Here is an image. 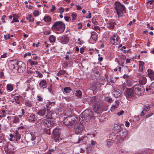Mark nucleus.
<instances>
[{"label": "nucleus", "mask_w": 154, "mask_h": 154, "mask_svg": "<svg viewBox=\"0 0 154 154\" xmlns=\"http://www.w3.org/2000/svg\"><path fill=\"white\" fill-rule=\"evenodd\" d=\"M133 90L135 94L137 95V96L141 94L144 91V88L139 85H134L133 88Z\"/></svg>", "instance_id": "nucleus-7"}, {"label": "nucleus", "mask_w": 154, "mask_h": 154, "mask_svg": "<svg viewBox=\"0 0 154 154\" xmlns=\"http://www.w3.org/2000/svg\"><path fill=\"white\" fill-rule=\"evenodd\" d=\"M18 16L16 15V14H13V19L12 21H11V23H13L14 22H16L17 21V20L18 19Z\"/></svg>", "instance_id": "nucleus-39"}, {"label": "nucleus", "mask_w": 154, "mask_h": 154, "mask_svg": "<svg viewBox=\"0 0 154 154\" xmlns=\"http://www.w3.org/2000/svg\"><path fill=\"white\" fill-rule=\"evenodd\" d=\"M119 37L118 35L115 34L110 38L111 43L114 45H117L119 43Z\"/></svg>", "instance_id": "nucleus-10"}, {"label": "nucleus", "mask_w": 154, "mask_h": 154, "mask_svg": "<svg viewBox=\"0 0 154 154\" xmlns=\"http://www.w3.org/2000/svg\"><path fill=\"white\" fill-rule=\"evenodd\" d=\"M19 121V119L18 118H15L13 120V122L17 123Z\"/></svg>", "instance_id": "nucleus-51"}, {"label": "nucleus", "mask_w": 154, "mask_h": 154, "mask_svg": "<svg viewBox=\"0 0 154 154\" xmlns=\"http://www.w3.org/2000/svg\"><path fill=\"white\" fill-rule=\"evenodd\" d=\"M78 119L74 115H72L66 118L63 120V124L66 126L70 128L72 126L78 125Z\"/></svg>", "instance_id": "nucleus-1"}, {"label": "nucleus", "mask_w": 154, "mask_h": 154, "mask_svg": "<svg viewBox=\"0 0 154 154\" xmlns=\"http://www.w3.org/2000/svg\"><path fill=\"white\" fill-rule=\"evenodd\" d=\"M15 100L16 102L18 104H20V102L19 100H18V97H16L15 98Z\"/></svg>", "instance_id": "nucleus-55"}, {"label": "nucleus", "mask_w": 154, "mask_h": 154, "mask_svg": "<svg viewBox=\"0 0 154 154\" xmlns=\"http://www.w3.org/2000/svg\"><path fill=\"white\" fill-rule=\"evenodd\" d=\"M35 72H36V73H38V75H36V76H38V77L40 78L42 77L43 75L41 73L37 71H35Z\"/></svg>", "instance_id": "nucleus-46"}, {"label": "nucleus", "mask_w": 154, "mask_h": 154, "mask_svg": "<svg viewBox=\"0 0 154 154\" xmlns=\"http://www.w3.org/2000/svg\"><path fill=\"white\" fill-rule=\"evenodd\" d=\"M92 22L94 25H97V22L95 18H93L92 19Z\"/></svg>", "instance_id": "nucleus-53"}, {"label": "nucleus", "mask_w": 154, "mask_h": 154, "mask_svg": "<svg viewBox=\"0 0 154 154\" xmlns=\"http://www.w3.org/2000/svg\"><path fill=\"white\" fill-rule=\"evenodd\" d=\"M112 93L115 97L118 98L120 96L121 91L119 89L113 88Z\"/></svg>", "instance_id": "nucleus-15"}, {"label": "nucleus", "mask_w": 154, "mask_h": 154, "mask_svg": "<svg viewBox=\"0 0 154 154\" xmlns=\"http://www.w3.org/2000/svg\"><path fill=\"white\" fill-rule=\"evenodd\" d=\"M92 147L91 146V145L89 144L87 145V149L88 151H91L92 149Z\"/></svg>", "instance_id": "nucleus-47"}, {"label": "nucleus", "mask_w": 154, "mask_h": 154, "mask_svg": "<svg viewBox=\"0 0 154 154\" xmlns=\"http://www.w3.org/2000/svg\"><path fill=\"white\" fill-rule=\"evenodd\" d=\"M59 130L58 128H56L54 129L52 134V137L56 142H57L59 140V138L60 137Z\"/></svg>", "instance_id": "nucleus-11"}, {"label": "nucleus", "mask_w": 154, "mask_h": 154, "mask_svg": "<svg viewBox=\"0 0 154 154\" xmlns=\"http://www.w3.org/2000/svg\"><path fill=\"white\" fill-rule=\"evenodd\" d=\"M5 141V139L4 137H0V144L1 145L3 146V143Z\"/></svg>", "instance_id": "nucleus-45"}, {"label": "nucleus", "mask_w": 154, "mask_h": 154, "mask_svg": "<svg viewBox=\"0 0 154 154\" xmlns=\"http://www.w3.org/2000/svg\"><path fill=\"white\" fill-rule=\"evenodd\" d=\"M66 72V71H65L63 70H60L57 73V75L59 76L60 75H62L64 74V73Z\"/></svg>", "instance_id": "nucleus-40"}, {"label": "nucleus", "mask_w": 154, "mask_h": 154, "mask_svg": "<svg viewBox=\"0 0 154 154\" xmlns=\"http://www.w3.org/2000/svg\"><path fill=\"white\" fill-rule=\"evenodd\" d=\"M113 138L111 135H110L109 136L108 138L107 139V145L108 146H110L111 145V143H113L114 140H112Z\"/></svg>", "instance_id": "nucleus-23"}, {"label": "nucleus", "mask_w": 154, "mask_h": 154, "mask_svg": "<svg viewBox=\"0 0 154 154\" xmlns=\"http://www.w3.org/2000/svg\"><path fill=\"white\" fill-rule=\"evenodd\" d=\"M47 83L46 80L43 79L39 83V85L40 88H45L47 87Z\"/></svg>", "instance_id": "nucleus-22"}, {"label": "nucleus", "mask_w": 154, "mask_h": 154, "mask_svg": "<svg viewBox=\"0 0 154 154\" xmlns=\"http://www.w3.org/2000/svg\"><path fill=\"white\" fill-rule=\"evenodd\" d=\"M35 69L34 68H30V69H28L27 70V73L29 75H31L33 73H35V71H34Z\"/></svg>", "instance_id": "nucleus-36"}, {"label": "nucleus", "mask_w": 154, "mask_h": 154, "mask_svg": "<svg viewBox=\"0 0 154 154\" xmlns=\"http://www.w3.org/2000/svg\"><path fill=\"white\" fill-rule=\"evenodd\" d=\"M115 25L116 24L113 22H109L107 23L108 27L110 29H113Z\"/></svg>", "instance_id": "nucleus-26"}, {"label": "nucleus", "mask_w": 154, "mask_h": 154, "mask_svg": "<svg viewBox=\"0 0 154 154\" xmlns=\"http://www.w3.org/2000/svg\"><path fill=\"white\" fill-rule=\"evenodd\" d=\"M119 105V103L116 102V103L115 105H112L111 108V111L113 112L115 110V109L118 108Z\"/></svg>", "instance_id": "nucleus-31"}, {"label": "nucleus", "mask_w": 154, "mask_h": 154, "mask_svg": "<svg viewBox=\"0 0 154 154\" xmlns=\"http://www.w3.org/2000/svg\"><path fill=\"white\" fill-rule=\"evenodd\" d=\"M98 98L97 97L94 96L91 97V102L92 103H99Z\"/></svg>", "instance_id": "nucleus-27"}, {"label": "nucleus", "mask_w": 154, "mask_h": 154, "mask_svg": "<svg viewBox=\"0 0 154 154\" xmlns=\"http://www.w3.org/2000/svg\"><path fill=\"white\" fill-rule=\"evenodd\" d=\"M94 112L92 110L87 109L80 115L79 119L83 121L88 122L90 119L94 116Z\"/></svg>", "instance_id": "nucleus-3"}, {"label": "nucleus", "mask_w": 154, "mask_h": 154, "mask_svg": "<svg viewBox=\"0 0 154 154\" xmlns=\"http://www.w3.org/2000/svg\"><path fill=\"white\" fill-rule=\"evenodd\" d=\"M143 110L145 112H147L149 110V105L144 106Z\"/></svg>", "instance_id": "nucleus-42"}, {"label": "nucleus", "mask_w": 154, "mask_h": 154, "mask_svg": "<svg viewBox=\"0 0 154 154\" xmlns=\"http://www.w3.org/2000/svg\"><path fill=\"white\" fill-rule=\"evenodd\" d=\"M69 41L68 38L66 36L62 37L61 40V42L63 44H66Z\"/></svg>", "instance_id": "nucleus-25"}, {"label": "nucleus", "mask_w": 154, "mask_h": 154, "mask_svg": "<svg viewBox=\"0 0 154 154\" xmlns=\"http://www.w3.org/2000/svg\"><path fill=\"white\" fill-rule=\"evenodd\" d=\"M114 8L116 11L119 17H122L126 13V8L125 6L119 2H116L114 3Z\"/></svg>", "instance_id": "nucleus-2"}, {"label": "nucleus", "mask_w": 154, "mask_h": 154, "mask_svg": "<svg viewBox=\"0 0 154 154\" xmlns=\"http://www.w3.org/2000/svg\"><path fill=\"white\" fill-rule=\"evenodd\" d=\"M70 18V17H69L65 16L64 17V19L66 21H68L69 19Z\"/></svg>", "instance_id": "nucleus-64"}, {"label": "nucleus", "mask_w": 154, "mask_h": 154, "mask_svg": "<svg viewBox=\"0 0 154 154\" xmlns=\"http://www.w3.org/2000/svg\"><path fill=\"white\" fill-rule=\"evenodd\" d=\"M24 103L25 105L29 107H30L32 106V103H31V102L29 100H27L25 101Z\"/></svg>", "instance_id": "nucleus-38"}, {"label": "nucleus", "mask_w": 154, "mask_h": 154, "mask_svg": "<svg viewBox=\"0 0 154 154\" xmlns=\"http://www.w3.org/2000/svg\"><path fill=\"white\" fill-rule=\"evenodd\" d=\"M122 126L124 127V125H122V124H115L114 125V130L117 131V134L119 133L122 132L123 130V128Z\"/></svg>", "instance_id": "nucleus-14"}, {"label": "nucleus", "mask_w": 154, "mask_h": 154, "mask_svg": "<svg viewBox=\"0 0 154 154\" xmlns=\"http://www.w3.org/2000/svg\"><path fill=\"white\" fill-rule=\"evenodd\" d=\"M54 150L53 149H50L48 152V154H54Z\"/></svg>", "instance_id": "nucleus-50"}, {"label": "nucleus", "mask_w": 154, "mask_h": 154, "mask_svg": "<svg viewBox=\"0 0 154 154\" xmlns=\"http://www.w3.org/2000/svg\"><path fill=\"white\" fill-rule=\"evenodd\" d=\"M20 63L18 68H17V70L19 72H23L25 69L26 66L25 63L22 62H20Z\"/></svg>", "instance_id": "nucleus-13"}, {"label": "nucleus", "mask_w": 154, "mask_h": 154, "mask_svg": "<svg viewBox=\"0 0 154 154\" xmlns=\"http://www.w3.org/2000/svg\"><path fill=\"white\" fill-rule=\"evenodd\" d=\"M120 133H118L116 136L115 140H116L117 142L121 143L125 139H128V131L127 130L122 131Z\"/></svg>", "instance_id": "nucleus-4"}, {"label": "nucleus", "mask_w": 154, "mask_h": 154, "mask_svg": "<svg viewBox=\"0 0 154 154\" xmlns=\"http://www.w3.org/2000/svg\"><path fill=\"white\" fill-rule=\"evenodd\" d=\"M139 70L140 72H142L143 71V67L144 63L143 61H139Z\"/></svg>", "instance_id": "nucleus-28"}, {"label": "nucleus", "mask_w": 154, "mask_h": 154, "mask_svg": "<svg viewBox=\"0 0 154 154\" xmlns=\"http://www.w3.org/2000/svg\"><path fill=\"white\" fill-rule=\"evenodd\" d=\"M73 140L74 143H79V136L76 135L73 138Z\"/></svg>", "instance_id": "nucleus-32"}, {"label": "nucleus", "mask_w": 154, "mask_h": 154, "mask_svg": "<svg viewBox=\"0 0 154 154\" xmlns=\"http://www.w3.org/2000/svg\"><path fill=\"white\" fill-rule=\"evenodd\" d=\"M46 110L45 109L42 108L38 110L37 114L39 116H42L46 114Z\"/></svg>", "instance_id": "nucleus-21"}, {"label": "nucleus", "mask_w": 154, "mask_h": 154, "mask_svg": "<svg viewBox=\"0 0 154 154\" xmlns=\"http://www.w3.org/2000/svg\"><path fill=\"white\" fill-rule=\"evenodd\" d=\"M37 97L38 98V100L39 101H43V98L41 97L40 96H38Z\"/></svg>", "instance_id": "nucleus-57"}, {"label": "nucleus", "mask_w": 154, "mask_h": 154, "mask_svg": "<svg viewBox=\"0 0 154 154\" xmlns=\"http://www.w3.org/2000/svg\"><path fill=\"white\" fill-rule=\"evenodd\" d=\"M28 62L29 63L30 65L32 66L33 65H37L38 64L37 62L31 59H29L28 60Z\"/></svg>", "instance_id": "nucleus-30"}, {"label": "nucleus", "mask_w": 154, "mask_h": 154, "mask_svg": "<svg viewBox=\"0 0 154 154\" xmlns=\"http://www.w3.org/2000/svg\"><path fill=\"white\" fill-rule=\"evenodd\" d=\"M7 89L9 91H11L13 90V87L11 85L8 84L7 85Z\"/></svg>", "instance_id": "nucleus-41"}, {"label": "nucleus", "mask_w": 154, "mask_h": 154, "mask_svg": "<svg viewBox=\"0 0 154 154\" xmlns=\"http://www.w3.org/2000/svg\"><path fill=\"white\" fill-rule=\"evenodd\" d=\"M6 17V15H3L1 18L2 22L4 23H5V19Z\"/></svg>", "instance_id": "nucleus-56"}, {"label": "nucleus", "mask_w": 154, "mask_h": 154, "mask_svg": "<svg viewBox=\"0 0 154 154\" xmlns=\"http://www.w3.org/2000/svg\"><path fill=\"white\" fill-rule=\"evenodd\" d=\"M15 136L16 138V141H17L20 139L21 135L19 134V133L17 130H16L15 132Z\"/></svg>", "instance_id": "nucleus-33"}, {"label": "nucleus", "mask_w": 154, "mask_h": 154, "mask_svg": "<svg viewBox=\"0 0 154 154\" xmlns=\"http://www.w3.org/2000/svg\"><path fill=\"white\" fill-rule=\"evenodd\" d=\"M45 132L46 134H50L51 132L50 129H46L45 131Z\"/></svg>", "instance_id": "nucleus-54"}, {"label": "nucleus", "mask_w": 154, "mask_h": 154, "mask_svg": "<svg viewBox=\"0 0 154 154\" xmlns=\"http://www.w3.org/2000/svg\"><path fill=\"white\" fill-rule=\"evenodd\" d=\"M52 27L55 30L58 31V33H61L64 31L65 25L62 21H58L55 22L53 25Z\"/></svg>", "instance_id": "nucleus-5"}, {"label": "nucleus", "mask_w": 154, "mask_h": 154, "mask_svg": "<svg viewBox=\"0 0 154 154\" xmlns=\"http://www.w3.org/2000/svg\"><path fill=\"white\" fill-rule=\"evenodd\" d=\"M49 40L51 43H53L56 41V37L53 35H51L49 38Z\"/></svg>", "instance_id": "nucleus-35"}, {"label": "nucleus", "mask_w": 154, "mask_h": 154, "mask_svg": "<svg viewBox=\"0 0 154 154\" xmlns=\"http://www.w3.org/2000/svg\"><path fill=\"white\" fill-rule=\"evenodd\" d=\"M58 10L60 11V13L62 14L64 12V9L62 7H61L59 8Z\"/></svg>", "instance_id": "nucleus-48"}, {"label": "nucleus", "mask_w": 154, "mask_h": 154, "mask_svg": "<svg viewBox=\"0 0 154 154\" xmlns=\"http://www.w3.org/2000/svg\"><path fill=\"white\" fill-rule=\"evenodd\" d=\"M44 19L45 21L46 22H48L51 21V17L49 16H45Z\"/></svg>", "instance_id": "nucleus-37"}, {"label": "nucleus", "mask_w": 154, "mask_h": 154, "mask_svg": "<svg viewBox=\"0 0 154 154\" xmlns=\"http://www.w3.org/2000/svg\"><path fill=\"white\" fill-rule=\"evenodd\" d=\"M21 61L19 62L17 60H14L10 61L9 64H11V65H14L16 68L18 67V65L20 64V62Z\"/></svg>", "instance_id": "nucleus-20"}, {"label": "nucleus", "mask_w": 154, "mask_h": 154, "mask_svg": "<svg viewBox=\"0 0 154 154\" xmlns=\"http://www.w3.org/2000/svg\"><path fill=\"white\" fill-rule=\"evenodd\" d=\"M35 116L34 113L30 114L27 117V120L29 122L34 123L36 120Z\"/></svg>", "instance_id": "nucleus-17"}, {"label": "nucleus", "mask_w": 154, "mask_h": 154, "mask_svg": "<svg viewBox=\"0 0 154 154\" xmlns=\"http://www.w3.org/2000/svg\"><path fill=\"white\" fill-rule=\"evenodd\" d=\"M126 58V56L124 55H122L121 57V60H124Z\"/></svg>", "instance_id": "nucleus-62"}, {"label": "nucleus", "mask_w": 154, "mask_h": 154, "mask_svg": "<svg viewBox=\"0 0 154 154\" xmlns=\"http://www.w3.org/2000/svg\"><path fill=\"white\" fill-rule=\"evenodd\" d=\"M52 8L51 9V11L52 12H54L55 9V6L54 5H52Z\"/></svg>", "instance_id": "nucleus-60"}, {"label": "nucleus", "mask_w": 154, "mask_h": 154, "mask_svg": "<svg viewBox=\"0 0 154 154\" xmlns=\"http://www.w3.org/2000/svg\"><path fill=\"white\" fill-rule=\"evenodd\" d=\"M147 76L151 81L154 80V71L151 69L147 70Z\"/></svg>", "instance_id": "nucleus-16"}, {"label": "nucleus", "mask_w": 154, "mask_h": 154, "mask_svg": "<svg viewBox=\"0 0 154 154\" xmlns=\"http://www.w3.org/2000/svg\"><path fill=\"white\" fill-rule=\"evenodd\" d=\"M124 94L128 100L137 98L136 95L134 91L131 88H127L125 91Z\"/></svg>", "instance_id": "nucleus-6"}, {"label": "nucleus", "mask_w": 154, "mask_h": 154, "mask_svg": "<svg viewBox=\"0 0 154 154\" xmlns=\"http://www.w3.org/2000/svg\"><path fill=\"white\" fill-rule=\"evenodd\" d=\"M75 95L78 98H81L82 97V92L80 90H77L75 93Z\"/></svg>", "instance_id": "nucleus-29"}, {"label": "nucleus", "mask_w": 154, "mask_h": 154, "mask_svg": "<svg viewBox=\"0 0 154 154\" xmlns=\"http://www.w3.org/2000/svg\"><path fill=\"white\" fill-rule=\"evenodd\" d=\"M5 152L7 154H13L14 149L13 146L10 143H8L4 148Z\"/></svg>", "instance_id": "nucleus-9"}, {"label": "nucleus", "mask_w": 154, "mask_h": 154, "mask_svg": "<svg viewBox=\"0 0 154 154\" xmlns=\"http://www.w3.org/2000/svg\"><path fill=\"white\" fill-rule=\"evenodd\" d=\"M93 107L94 111L97 114H100L103 111V107L99 103H94Z\"/></svg>", "instance_id": "nucleus-8"}, {"label": "nucleus", "mask_w": 154, "mask_h": 154, "mask_svg": "<svg viewBox=\"0 0 154 154\" xmlns=\"http://www.w3.org/2000/svg\"><path fill=\"white\" fill-rule=\"evenodd\" d=\"M44 34L46 35H48L51 33L50 31H45L44 32Z\"/></svg>", "instance_id": "nucleus-59"}, {"label": "nucleus", "mask_w": 154, "mask_h": 154, "mask_svg": "<svg viewBox=\"0 0 154 154\" xmlns=\"http://www.w3.org/2000/svg\"><path fill=\"white\" fill-rule=\"evenodd\" d=\"M147 80L146 78L143 76L140 77L139 79V83L141 85H144L146 83Z\"/></svg>", "instance_id": "nucleus-18"}, {"label": "nucleus", "mask_w": 154, "mask_h": 154, "mask_svg": "<svg viewBox=\"0 0 154 154\" xmlns=\"http://www.w3.org/2000/svg\"><path fill=\"white\" fill-rule=\"evenodd\" d=\"M42 121V123L44 125L45 127H50L53 126V123L51 121L48 120L46 119H41Z\"/></svg>", "instance_id": "nucleus-12"}, {"label": "nucleus", "mask_w": 154, "mask_h": 154, "mask_svg": "<svg viewBox=\"0 0 154 154\" xmlns=\"http://www.w3.org/2000/svg\"><path fill=\"white\" fill-rule=\"evenodd\" d=\"M83 126L82 124H80L77 126L75 129V133L76 134H79L82 130Z\"/></svg>", "instance_id": "nucleus-19"}, {"label": "nucleus", "mask_w": 154, "mask_h": 154, "mask_svg": "<svg viewBox=\"0 0 154 154\" xmlns=\"http://www.w3.org/2000/svg\"><path fill=\"white\" fill-rule=\"evenodd\" d=\"M153 115L152 113H149V114L146 115L145 116V118H149V117Z\"/></svg>", "instance_id": "nucleus-63"}, {"label": "nucleus", "mask_w": 154, "mask_h": 154, "mask_svg": "<svg viewBox=\"0 0 154 154\" xmlns=\"http://www.w3.org/2000/svg\"><path fill=\"white\" fill-rule=\"evenodd\" d=\"M91 38L96 41L97 40V34L95 32H93L91 33Z\"/></svg>", "instance_id": "nucleus-24"}, {"label": "nucleus", "mask_w": 154, "mask_h": 154, "mask_svg": "<svg viewBox=\"0 0 154 154\" xmlns=\"http://www.w3.org/2000/svg\"><path fill=\"white\" fill-rule=\"evenodd\" d=\"M124 113V111L122 110V111H121L120 112H118L117 114L119 116H120L123 114Z\"/></svg>", "instance_id": "nucleus-58"}, {"label": "nucleus", "mask_w": 154, "mask_h": 154, "mask_svg": "<svg viewBox=\"0 0 154 154\" xmlns=\"http://www.w3.org/2000/svg\"><path fill=\"white\" fill-rule=\"evenodd\" d=\"M32 55H35L32 58L34 60H36L38 58V57L35 54H32Z\"/></svg>", "instance_id": "nucleus-61"}, {"label": "nucleus", "mask_w": 154, "mask_h": 154, "mask_svg": "<svg viewBox=\"0 0 154 154\" xmlns=\"http://www.w3.org/2000/svg\"><path fill=\"white\" fill-rule=\"evenodd\" d=\"M106 100L109 102H111L112 101V98L109 97H107L106 98Z\"/></svg>", "instance_id": "nucleus-52"}, {"label": "nucleus", "mask_w": 154, "mask_h": 154, "mask_svg": "<svg viewBox=\"0 0 154 154\" xmlns=\"http://www.w3.org/2000/svg\"><path fill=\"white\" fill-rule=\"evenodd\" d=\"M86 137L85 136H82L79 137V142H83L84 140H85V139L86 138Z\"/></svg>", "instance_id": "nucleus-43"}, {"label": "nucleus", "mask_w": 154, "mask_h": 154, "mask_svg": "<svg viewBox=\"0 0 154 154\" xmlns=\"http://www.w3.org/2000/svg\"><path fill=\"white\" fill-rule=\"evenodd\" d=\"M64 91L66 93H69L72 91V89L70 87H66L64 89Z\"/></svg>", "instance_id": "nucleus-34"}, {"label": "nucleus", "mask_w": 154, "mask_h": 154, "mask_svg": "<svg viewBox=\"0 0 154 154\" xmlns=\"http://www.w3.org/2000/svg\"><path fill=\"white\" fill-rule=\"evenodd\" d=\"M33 14L35 16H37L39 14V12L38 11L35 10L34 11Z\"/></svg>", "instance_id": "nucleus-49"}, {"label": "nucleus", "mask_w": 154, "mask_h": 154, "mask_svg": "<svg viewBox=\"0 0 154 154\" xmlns=\"http://www.w3.org/2000/svg\"><path fill=\"white\" fill-rule=\"evenodd\" d=\"M72 20H76L77 17V14L74 13H72Z\"/></svg>", "instance_id": "nucleus-44"}]
</instances>
